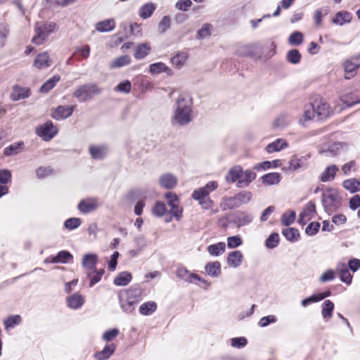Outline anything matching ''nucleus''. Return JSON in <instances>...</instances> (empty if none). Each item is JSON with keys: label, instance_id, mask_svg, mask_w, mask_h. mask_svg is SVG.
I'll use <instances>...</instances> for the list:
<instances>
[{"label": "nucleus", "instance_id": "f257e3e1", "mask_svg": "<svg viewBox=\"0 0 360 360\" xmlns=\"http://www.w3.org/2000/svg\"><path fill=\"white\" fill-rule=\"evenodd\" d=\"M193 118L192 98L189 96L180 95L174 105L172 124L186 126L191 122Z\"/></svg>", "mask_w": 360, "mask_h": 360}, {"label": "nucleus", "instance_id": "f03ea898", "mask_svg": "<svg viewBox=\"0 0 360 360\" xmlns=\"http://www.w3.org/2000/svg\"><path fill=\"white\" fill-rule=\"evenodd\" d=\"M119 303L125 313H131L136 305L142 300V290L139 287L122 290L118 294Z\"/></svg>", "mask_w": 360, "mask_h": 360}, {"label": "nucleus", "instance_id": "7ed1b4c3", "mask_svg": "<svg viewBox=\"0 0 360 360\" xmlns=\"http://www.w3.org/2000/svg\"><path fill=\"white\" fill-rule=\"evenodd\" d=\"M321 204L324 211L329 214L339 210L342 206V198L338 190L329 188L323 191Z\"/></svg>", "mask_w": 360, "mask_h": 360}, {"label": "nucleus", "instance_id": "20e7f679", "mask_svg": "<svg viewBox=\"0 0 360 360\" xmlns=\"http://www.w3.org/2000/svg\"><path fill=\"white\" fill-rule=\"evenodd\" d=\"M101 93V89L96 84H86L77 86L73 96L79 102H85L92 99L95 96Z\"/></svg>", "mask_w": 360, "mask_h": 360}, {"label": "nucleus", "instance_id": "39448f33", "mask_svg": "<svg viewBox=\"0 0 360 360\" xmlns=\"http://www.w3.org/2000/svg\"><path fill=\"white\" fill-rule=\"evenodd\" d=\"M56 29V24L53 22H46L35 28V35L32 38V43L41 45L42 44L49 35L53 32Z\"/></svg>", "mask_w": 360, "mask_h": 360}, {"label": "nucleus", "instance_id": "423d86ee", "mask_svg": "<svg viewBox=\"0 0 360 360\" xmlns=\"http://www.w3.org/2000/svg\"><path fill=\"white\" fill-rule=\"evenodd\" d=\"M176 274L178 278L186 282L196 284L197 281H198L205 286L210 285V283L206 280L202 278L198 274L191 272L184 266L179 267L176 269Z\"/></svg>", "mask_w": 360, "mask_h": 360}, {"label": "nucleus", "instance_id": "0eeeda50", "mask_svg": "<svg viewBox=\"0 0 360 360\" xmlns=\"http://www.w3.org/2000/svg\"><path fill=\"white\" fill-rule=\"evenodd\" d=\"M36 133L44 141H49L58 134V129L51 121H47L37 127Z\"/></svg>", "mask_w": 360, "mask_h": 360}, {"label": "nucleus", "instance_id": "6e6552de", "mask_svg": "<svg viewBox=\"0 0 360 360\" xmlns=\"http://www.w3.org/2000/svg\"><path fill=\"white\" fill-rule=\"evenodd\" d=\"M252 214L244 211H238L230 216V223L237 228L247 226L253 221Z\"/></svg>", "mask_w": 360, "mask_h": 360}, {"label": "nucleus", "instance_id": "1a4fd4ad", "mask_svg": "<svg viewBox=\"0 0 360 360\" xmlns=\"http://www.w3.org/2000/svg\"><path fill=\"white\" fill-rule=\"evenodd\" d=\"M167 200V204L171 207L169 213L177 220H179L182 216V208L179 206V200L175 193L169 192L165 194Z\"/></svg>", "mask_w": 360, "mask_h": 360}, {"label": "nucleus", "instance_id": "9d476101", "mask_svg": "<svg viewBox=\"0 0 360 360\" xmlns=\"http://www.w3.org/2000/svg\"><path fill=\"white\" fill-rule=\"evenodd\" d=\"M101 204L96 198H88L81 200L77 209L83 214H88L96 210Z\"/></svg>", "mask_w": 360, "mask_h": 360}, {"label": "nucleus", "instance_id": "9b49d317", "mask_svg": "<svg viewBox=\"0 0 360 360\" xmlns=\"http://www.w3.org/2000/svg\"><path fill=\"white\" fill-rule=\"evenodd\" d=\"M312 103L318 119L322 120L330 115L329 105L321 98H316Z\"/></svg>", "mask_w": 360, "mask_h": 360}, {"label": "nucleus", "instance_id": "f8f14e48", "mask_svg": "<svg viewBox=\"0 0 360 360\" xmlns=\"http://www.w3.org/2000/svg\"><path fill=\"white\" fill-rule=\"evenodd\" d=\"M76 105H59L53 111L52 117L56 120H65L70 117Z\"/></svg>", "mask_w": 360, "mask_h": 360}, {"label": "nucleus", "instance_id": "ddd939ff", "mask_svg": "<svg viewBox=\"0 0 360 360\" xmlns=\"http://www.w3.org/2000/svg\"><path fill=\"white\" fill-rule=\"evenodd\" d=\"M335 272L339 276L340 281L349 285L352 281V275L349 273L347 265L343 262L338 263Z\"/></svg>", "mask_w": 360, "mask_h": 360}, {"label": "nucleus", "instance_id": "4468645a", "mask_svg": "<svg viewBox=\"0 0 360 360\" xmlns=\"http://www.w3.org/2000/svg\"><path fill=\"white\" fill-rule=\"evenodd\" d=\"M31 95L30 89L20 85H15L11 93V99L13 101H18L27 98Z\"/></svg>", "mask_w": 360, "mask_h": 360}, {"label": "nucleus", "instance_id": "2eb2a0df", "mask_svg": "<svg viewBox=\"0 0 360 360\" xmlns=\"http://www.w3.org/2000/svg\"><path fill=\"white\" fill-rule=\"evenodd\" d=\"M84 297L79 292H75L66 298L68 307L74 310L80 309L84 305Z\"/></svg>", "mask_w": 360, "mask_h": 360}, {"label": "nucleus", "instance_id": "dca6fc26", "mask_svg": "<svg viewBox=\"0 0 360 360\" xmlns=\"http://www.w3.org/2000/svg\"><path fill=\"white\" fill-rule=\"evenodd\" d=\"M89 153L94 160H103L108 153V148L106 145H91L89 148Z\"/></svg>", "mask_w": 360, "mask_h": 360}, {"label": "nucleus", "instance_id": "f3484780", "mask_svg": "<svg viewBox=\"0 0 360 360\" xmlns=\"http://www.w3.org/2000/svg\"><path fill=\"white\" fill-rule=\"evenodd\" d=\"M310 157L311 155L309 154L300 157L297 155L292 156L289 161V169L294 172L300 168L307 167V161Z\"/></svg>", "mask_w": 360, "mask_h": 360}, {"label": "nucleus", "instance_id": "a211bd4d", "mask_svg": "<svg viewBox=\"0 0 360 360\" xmlns=\"http://www.w3.org/2000/svg\"><path fill=\"white\" fill-rule=\"evenodd\" d=\"M352 20V15L347 11H340L336 13L332 18V23L336 25L342 26L349 23Z\"/></svg>", "mask_w": 360, "mask_h": 360}, {"label": "nucleus", "instance_id": "6ab92c4d", "mask_svg": "<svg viewBox=\"0 0 360 360\" xmlns=\"http://www.w3.org/2000/svg\"><path fill=\"white\" fill-rule=\"evenodd\" d=\"M315 109L313 103H309L304 106L303 115L299 120V124L305 126L307 122L312 120L316 117Z\"/></svg>", "mask_w": 360, "mask_h": 360}, {"label": "nucleus", "instance_id": "aec40b11", "mask_svg": "<svg viewBox=\"0 0 360 360\" xmlns=\"http://www.w3.org/2000/svg\"><path fill=\"white\" fill-rule=\"evenodd\" d=\"M116 346L111 343L106 345L101 351L96 352L94 357L96 360H108L115 352Z\"/></svg>", "mask_w": 360, "mask_h": 360}, {"label": "nucleus", "instance_id": "412c9836", "mask_svg": "<svg viewBox=\"0 0 360 360\" xmlns=\"http://www.w3.org/2000/svg\"><path fill=\"white\" fill-rule=\"evenodd\" d=\"M329 13L330 8L328 6H323L316 9L313 15L314 25L316 27H322L323 20Z\"/></svg>", "mask_w": 360, "mask_h": 360}, {"label": "nucleus", "instance_id": "4be33fe9", "mask_svg": "<svg viewBox=\"0 0 360 360\" xmlns=\"http://www.w3.org/2000/svg\"><path fill=\"white\" fill-rule=\"evenodd\" d=\"M243 255L239 250L231 252L227 256V264L230 267L238 268L243 262Z\"/></svg>", "mask_w": 360, "mask_h": 360}, {"label": "nucleus", "instance_id": "5701e85b", "mask_svg": "<svg viewBox=\"0 0 360 360\" xmlns=\"http://www.w3.org/2000/svg\"><path fill=\"white\" fill-rule=\"evenodd\" d=\"M51 64V60L47 52L38 54L34 61V66L39 70L49 68Z\"/></svg>", "mask_w": 360, "mask_h": 360}, {"label": "nucleus", "instance_id": "b1692460", "mask_svg": "<svg viewBox=\"0 0 360 360\" xmlns=\"http://www.w3.org/2000/svg\"><path fill=\"white\" fill-rule=\"evenodd\" d=\"M149 72L153 75L165 72L167 76H172L174 74L173 70L162 62L150 64L149 66Z\"/></svg>", "mask_w": 360, "mask_h": 360}, {"label": "nucleus", "instance_id": "393cba45", "mask_svg": "<svg viewBox=\"0 0 360 360\" xmlns=\"http://www.w3.org/2000/svg\"><path fill=\"white\" fill-rule=\"evenodd\" d=\"M256 173L252 170L247 169L245 171H243L242 177L239 179L237 183V186L238 188L247 187L249 184L256 179Z\"/></svg>", "mask_w": 360, "mask_h": 360}, {"label": "nucleus", "instance_id": "a878e982", "mask_svg": "<svg viewBox=\"0 0 360 360\" xmlns=\"http://www.w3.org/2000/svg\"><path fill=\"white\" fill-rule=\"evenodd\" d=\"M159 182L161 187L172 189L176 186L177 179L173 174H165L160 176Z\"/></svg>", "mask_w": 360, "mask_h": 360}, {"label": "nucleus", "instance_id": "bb28decb", "mask_svg": "<svg viewBox=\"0 0 360 360\" xmlns=\"http://www.w3.org/2000/svg\"><path fill=\"white\" fill-rule=\"evenodd\" d=\"M338 167L335 165L328 166L320 175V180L322 182L333 181L335 176Z\"/></svg>", "mask_w": 360, "mask_h": 360}, {"label": "nucleus", "instance_id": "cd10ccee", "mask_svg": "<svg viewBox=\"0 0 360 360\" xmlns=\"http://www.w3.org/2000/svg\"><path fill=\"white\" fill-rule=\"evenodd\" d=\"M288 146L287 141L283 139H277L276 141L272 143H269L266 146V151L268 153H273L275 152H278L282 149L286 148Z\"/></svg>", "mask_w": 360, "mask_h": 360}, {"label": "nucleus", "instance_id": "c85d7f7f", "mask_svg": "<svg viewBox=\"0 0 360 360\" xmlns=\"http://www.w3.org/2000/svg\"><path fill=\"white\" fill-rule=\"evenodd\" d=\"M24 148L25 143L23 141L15 142L6 147L4 150V154L6 156L18 155L21 153Z\"/></svg>", "mask_w": 360, "mask_h": 360}, {"label": "nucleus", "instance_id": "c756f323", "mask_svg": "<svg viewBox=\"0 0 360 360\" xmlns=\"http://www.w3.org/2000/svg\"><path fill=\"white\" fill-rule=\"evenodd\" d=\"M205 270L207 274L212 278H217L221 274V264L218 261L208 262Z\"/></svg>", "mask_w": 360, "mask_h": 360}, {"label": "nucleus", "instance_id": "7c9ffc66", "mask_svg": "<svg viewBox=\"0 0 360 360\" xmlns=\"http://www.w3.org/2000/svg\"><path fill=\"white\" fill-rule=\"evenodd\" d=\"M188 57L187 52H179L171 58V63L175 68L181 69L185 65Z\"/></svg>", "mask_w": 360, "mask_h": 360}, {"label": "nucleus", "instance_id": "2f4dec72", "mask_svg": "<svg viewBox=\"0 0 360 360\" xmlns=\"http://www.w3.org/2000/svg\"><path fill=\"white\" fill-rule=\"evenodd\" d=\"M132 280V275L129 271H122L114 278L113 283L117 286H126Z\"/></svg>", "mask_w": 360, "mask_h": 360}, {"label": "nucleus", "instance_id": "473e14b6", "mask_svg": "<svg viewBox=\"0 0 360 360\" xmlns=\"http://www.w3.org/2000/svg\"><path fill=\"white\" fill-rule=\"evenodd\" d=\"M243 169L240 166H235L231 168L226 175V180L229 183H234L238 181L242 177Z\"/></svg>", "mask_w": 360, "mask_h": 360}, {"label": "nucleus", "instance_id": "72a5a7b5", "mask_svg": "<svg viewBox=\"0 0 360 360\" xmlns=\"http://www.w3.org/2000/svg\"><path fill=\"white\" fill-rule=\"evenodd\" d=\"M262 184L266 186L278 184L281 179V175L277 172H270L262 176Z\"/></svg>", "mask_w": 360, "mask_h": 360}, {"label": "nucleus", "instance_id": "f704fd0d", "mask_svg": "<svg viewBox=\"0 0 360 360\" xmlns=\"http://www.w3.org/2000/svg\"><path fill=\"white\" fill-rule=\"evenodd\" d=\"M334 307L333 302L329 300H325L323 302L321 306V315L326 321H328L332 318Z\"/></svg>", "mask_w": 360, "mask_h": 360}, {"label": "nucleus", "instance_id": "c9c22d12", "mask_svg": "<svg viewBox=\"0 0 360 360\" xmlns=\"http://www.w3.org/2000/svg\"><path fill=\"white\" fill-rule=\"evenodd\" d=\"M131 63V58L128 55L121 56L111 60L109 66L111 69L120 68L128 65Z\"/></svg>", "mask_w": 360, "mask_h": 360}, {"label": "nucleus", "instance_id": "e433bc0d", "mask_svg": "<svg viewBox=\"0 0 360 360\" xmlns=\"http://www.w3.org/2000/svg\"><path fill=\"white\" fill-rule=\"evenodd\" d=\"M151 51V47L148 43H143L137 45L134 57L136 59L140 60L147 56Z\"/></svg>", "mask_w": 360, "mask_h": 360}, {"label": "nucleus", "instance_id": "4c0bfd02", "mask_svg": "<svg viewBox=\"0 0 360 360\" xmlns=\"http://www.w3.org/2000/svg\"><path fill=\"white\" fill-rule=\"evenodd\" d=\"M225 250L226 244L224 242L212 244L207 248L208 253L214 257H218L222 255L225 252Z\"/></svg>", "mask_w": 360, "mask_h": 360}, {"label": "nucleus", "instance_id": "58836bf2", "mask_svg": "<svg viewBox=\"0 0 360 360\" xmlns=\"http://www.w3.org/2000/svg\"><path fill=\"white\" fill-rule=\"evenodd\" d=\"M115 22L113 19H108L98 22L96 25V29L101 32H108L114 30Z\"/></svg>", "mask_w": 360, "mask_h": 360}, {"label": "nucleus", "instance_id": "ea45409f", "mask_svg": "<svg viewBox=\"0 0 360 360\" xmlns=\"http://www.w3.org/2000/svg\"><path fill=\"white\" fill-rule=\"evenodd\" d=\"M342 186L345 189L354 193L360 191V181L356 179H346L342 182Z\"/></svg>", "mask_w": 360, "mask_h": 360}, {"label": "nucleus", "instance_id": "a19ab883", "mask_svg": "<svg viewBox=\"0 0 360 360\" xmlns=\"http://www.w3.org/2000/svg\"><path fill=\"white\" fill-rule=\"evenodd\" d=\"M214 27L210 23H205L202 25L201 28H200L196 33V39H203L208 37H210L213 31Z\"/></svg>", "mask_w": 360, "mask_h": 360}, {"label": "nucleus", "instance_id": "79ce46f5", "mask_svg": "<svg viewBox=\"0 0 360 360\" xmlns=\"http://www.w3.org/2000/svg\"><path fill=\"white\" fill-rule=\"evenodd\" d=\"M157 309V304L153 301L144 302L139 307V312L143 316H150Z\"/></svg>", "mask_w": 360, "mask_h": 360}, {"label": "nucleus", "instance_id": "37998d69", "mask_svg": "<svg viewBox=\"0 0 360 360\" xmlns=\"http://www.w3.org/2000/svg\"><path fill=\"white\" fill-rule=\"evenodd\" d=\"M22 321V318L20 315L15 314V315H11L9 316L7 319H4V325L5 327V329L6 330H9L16 326H18L20 324Z\"/></svg>", "mask_w": 360, "mask_h": 360}, {"label": "nucleus", "instance_id": "c03bdc74", "mask_svg": "<svg viewBox=\"0 0 360 360\" xmlns=\"http://www.w3.org/2000/svg\"><path fill=\"white\" fill-rule=\"evenodd\" d=\"M155 8L153 3H147L139 8V14L143 19H147L153 15Z\"/></svg>", "mask_w": 360, "mask_h": 360}, {"label": "nucleus", "instance_id": "a18cd8bd", "mask_svg": "<svg viewBox=\"0 0 360 360\" xmlns=\"http://www.w3.org/2000/svg\"><path fill=\"white\" fill-rule=\"evenodd\" d=\"M98 261V257L96 254L85 255L82 259V266L88 269H94Z\"/></svg>", "mask_w": 360, "mask_h": 360}, {"label": "nucleus", "instance_id": "49530a36", "mask_svg": "<svg viewBox=\"0 0 360 360\" xmlns=\"http://www.w3.org/2000/svg\"><path fill=\"white\" fill-rule=\"evenodd\" d=\"M346 143L344 142H335L329 146L328 148L323 151L326 153V156L333 157L337 155L343 147L346 146Z\"/></svg>", "mask_w": 360, "mask_h": 360}, {"label": "nucleus", "instance_id": "de8ad7c7", "mask_svg": "<svg viewBox=\"0 0 360 360\" xmlns=\"http://www.w3.org/2000/svg\"><path fill=\"white\" fill-rule=\"evenodd\" d=\"M60 77L59 75H53L41 86L40 92L45 94L48 93L56 85V84L60 81Z\"/></svg>", "mask_w": 360, "mask_h": 360}, {"label": "nucleus", "instance_id": "09e8293b", "mask_svg": "<svg viewBox=\"0 0 360 360\" xmlns=\"http://www.w3.org/2000/svg\"><path fill=\"white\" fill-rule=\"evenodd\" d=\"M282 234L285 236L286 240L295 242L297 241L300 237L299 231L295 228H286L282 231Z\"/></svg>", "mask_w": 360, "mask_h": 360}, {"label": "nucleus", "instance_id": "8fccbe9b", "mask_svg": "<svg viewBox=\"0 0 360 360\" xmlns=\"http://www.w3.org/2000/svg\"><path fill=\"white\" fill-rule=\"evenodd\" d=\"M240 205L248 204L252 198V193L248 191H243L235 195Z\"/></svg>", "mask_w": 360, "mask_h": 360}, {"label": "nucleus", "instance_id": "3c124183", "mask_svg": "<svg viewBox=\"0 0 360 360\" xmlns=\"http://www.w3.org/2000/svg\"><path fill=\"white\" fill-rule=\"evenodd\" d=\"M290 122V117L286 112L281 113L274 121V127L283 128L287 126Z\"/></svg>", "mask_w": 360, "mask_h": 360}, {"label": "nucleus", "instance_id": "603ef678", "mask_svg": "<svg viewBox=\"0 0 360 360\" xmlns=\"http://www.w3.org/2000/svg\"><path fill=\"white\" fill-rule=\"evenodd\" d=\"M221 207H223V210H233L239 207L240 205L234 195L233 197H226L224 198Z\"/></svg>", "mask_w": 360, "mask_h": 360}, {"label": "nucleus", "instance_id": "864d4df0", "mask_svg": "<svg viewBox=\"0 0 360 360\" xmlns=\"http://www.w3.org/2000/svg\"><path fill=\"white\" fill-rule=\"evenodd\" d=\"M296 218V213L293 210H288L283 214L281 217V223L284 226H290L292 224Z\"/></svg>", "mask_w": 360, "mask_h": 360}, {"label": "nucleus", "instance_id": "5fc2aeb1", "mask_svg": "<svg viewBox=\"0 0 360 360\" xmlns=\"http://www.w3.org/2000/svg\"><path fill=\"white\" fill-rule=\"evenodd\" d=\"M56 262L65 264L73 259V256L66 250L60 251L56 256Z\"/></svg>", "mask_w": 360, "mask_h": 360}, {"label": "nucleus", "instance_id": "6e6d98bb", "mask_svg": "<svg viewBox=\"0 0 360 360\" xmlns=\"http://www.w3.org/2000/svg\"><path fill=\"white\" fill-rule=\"evenodd\" d=\"M302 42L303 34L302 32L298 31L292 32L288 38V43L292 46H298Z\"/></svg>", "mask_w": 360, "mask_h": 360}, {"label": "nucleus", "instance_id": "4d7b16f0", "mask_svg": "<svg viewBox=\"0 0 360 360\" xmlns=\"http://www.w3.org/2000/svg\"><path fill=\"white\" fill-rule=\"evenodd\" d=\"M171 27V18L168 15H165L162 18L158 24V32L160 34H164Z\"/></svg>", "mask_w": 360, "mask_h": 360}, {"label": "nucleus", "instance_id": "13d9d810", "mask_svg": "<svg viewBox=\"0 0 360 360\" xmlns=\"http://www.w3.org/2000/svg\"><path fill=\"white\" fill-rule=\"evenodd\" d=\"M279 243V236L277 233H272L266 240L265 245L269 249H274Z\"/></svg>", "mask_w": 360, "mask_h": 360}, {"label": "nucleus", "instance_id": "bf43d9fd", "mask_svg": "<svg viewBox=\"0 0 360 360\" xmlns=\"http://www.w3.org/2000/svg\"><path fill=\"white\" fill-rule=\"evenodd\" d=\"M287 60L292 64H297L300 62L301 54L297 49L290 50L287 53Z\"/></svg>", "mask_w": 360, "mask_h": 360}, {"label": "nucleus", "instance_id": "052dcab7", "mask_svg": "<svg viewBox=\"0 0 360 360\" xmlns=\"http://www.w3.org/2000/svg\"><path fill=\"white\" fill-rule=\"evenodd\" d=\"M131 89V83L129 80L121 82L114 90L117 92L129 94Z\"/></svg>", "mask_w": 360, "mask_h": 360}, {"label": "nucleus", "instance_id": "680f3d73", "mask_svg": "<svg viewBox=\"0 0 360 360\" xmlns=\"http://www.w3.org/2000/svg\"><path fill=\"white\" fill-rule=\"evenodd\" d=\"M82 224V221L79 218L72 217L68 219L65 223V227L68 230H73L79 227Z\"/></svg>", "mask_w": 360, "mask_h": 360}, {"label": "nucleus", "instance_id": "e2e57ef3", "mask_svg": "<svg viewBox=\"0 0 360 360\" xmlns=\"http://www.w3.org/2000/svg\"><path fill=\"white\" fill-rule=\"evenodd\" d=\"M304 215L312 219L316 214V205L314 202L309 201L303 208L302 212Z\"/></svg>", "mask_w": 360, "mask_h": 360}, {"label": "nucleus", "instance_id": "0e129e2a", "mask_svg": "<svg viewBox=\"0 0 360 360\" xmlns=\"http://www.w3.org/2000/svg\"><path fill=\"white\" fill-rule=\"evenodd\" d=\"M209 196V191H205L203 188H200L193 191L192 197L194 200L200 202L201 200H205Z\"/></svg>", "mask_w": 360, "mask_h": 360}, {"label": "nucleus", "instance_id": "69168bd1", "mask_svg": "<svg viewBox=\"0 0 360 360\" xmlns=\"http://www.w3.org/2000/svg\"><path fill=\"white\" fill-rule=\"evenodd\" d=\"M120 331L117 328L109 329L103 333L102 339L105 342H110L117 337Z\"/></svg>", "mask_w": 360, "mask_h": 360}, {"label": "nucleus", "instance_id": "338daca9", "mask_svg": "<svg viewBox=\"0 0 360 360\" xmlns=\"http://www.w3.org/2000/svg\"><path fill=\"white\" fill-rule=\"evenodd\" d=\"M167 212V207L164 202H157L153 208V214L157 217L163 216Z\"/></svg>", "mask_w": 360, "mask_h": 360}, {"label": "nucleus", "instance_id": "774afa93", "mask_svg": "<svg viewBox=\"0 0 360 360\" xmlns=\"http://www.w3.org/2000/svg\"><path fill=\"white\" fill-rule=\"evenodd\" d=\"M243 240L239 236H230L227 238V246L230 249L236 248L240 246Z\"/></svg>", "mask_w": 360, "mask_h": 360}]
</instances>
